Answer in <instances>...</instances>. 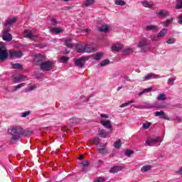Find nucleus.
<instances>
[{"label":"nucleus","instance_id":"nucleus-1","mask_svg":"<svg viewBox=\"0 0 182 182\" xmlns=\"http://www.w3.org/2000/svg\"><path fill=\"white\" fill-rule=\"evenodd\" d=\"M9 133L13 136L11 143H14L16 140H19L22 136H28L29 132L24 130L21 127H12L10 128Z\"/></svg>","mask_w":182,"mask_h":182},{"label":"nucleus","instance_id":"nucleus-2","mask_svg":"<svg viewBox=\"0 0 182 182\" xmlns=\"http://www.w3.org/2000/svg\"><path fill=\"white\" fill-rule=\"evenodd\" d=\"M151 43V41L146 38H143L138 43V48H140L141 52H147L150 50L151 46H150Z\"/></svg>","mask_w":182,"mask_h":182},{"label":"nucleus","instance_id":"nucleus-3","mask_svg":"<svg viewBox=\"0 0 182 182\" xmlns=\"http://www.w3.org/2000/svg\"><path fill=\"white\" fill-rule=\"evenodd\" d=\"M41 70L48 72L49 70H52L53 69V62L50 60L44 61L40 65Z\"/></svg>","mask_w":182,"mask_h":182},{"label":"nucleus","instance_id":"nucleus-4","mask_svg":"<svg viewBox=\"0 0 182 182\" xmlns=\"http://www.w3.org/2000/svg\"><path fill=\"white\" fill-rule=\"evenodd\" d=\"M159 141H160V143L163 141V139L160 136H157L155 139L149 138L146 139V143L147 144V146H156Z\"/></svg>","mask_w":182,"mask_h":182},{"label":"nucleus","instance_id":"nucleus-5","mask_svg":"<svg viewBox=\"0 0 182 182\" xmlns=\"http://www.w3.org/2000/svg\"><path fill=\"white\" fill-rule=\"evenodd\" d=\"M24 38H28V39H31L32 41H36L38 39V36L33 35L32 31L31 30H25L23 32Z\"/></svg>","mask_w":182,"mask_h":182},{"label":"nucleus","instance_id":"nucleus-6","mask_svg":"<svg viewBox=\"0 0 182 182\" xmlns=\"http://www.w3.org/2000/svg\"><path fill=\"white\" fill-rule=\"evenodd\" d=\"M86 60H89V57H82L75 60V65L77 68H83Z\"/></svg>","mask_w":182,"mask_h":182},{"label":"nucleus","instance_id":"nucleus-7","mask_svg":"<svg viewBox=\"0 0 182 182\" xmlns=\"http://www.w3.org/2000/svg\"><path fill=\"white\" fill-rule=\"evenodd\" d=\"M9 55L10 58L18 59L19 58H22L23 54H22L21 51H16V50H10L9 52Z\"/></svg>","mask_w":182,"mask_h":182},{"label":"nucleus","instance_id":"nucleus-8","mask_svg":"<svg viewBox=\"0 0 182 182\" xmlns=\"http://www.w3.org/2000/svg\"><path fill=\"white\" fill-rule=\"evenodd\" d=\"M45 60V56L42 54H38L35 56L34 62L36 63V65H38L41 66L42 63H43V60Z\"/></svg>","mask_w":182,"mask_h":182},{"label":"nucleus","instance_id":"nucleus-9","mask_svg":"<svg viewBox=\"0 0 182 182\" xmlns=\"http://www.w3.org/2000/svg\"><path fill=\"white\" fill-rule=\"evenodd\" d=\"M166 33H167V29L163 28L159 33H158L157 37L151 38V41L157 42L160 41L159 38H164V36H166Z\"/></svg>","mask_w":182,"mask_h":182},{"label":"nucleus","instance_id":"nucleus-10","mask_svg":"<svg viewBox=\"0 0 182 182\" xmlns=\"http://www.w3.org/2000/svg\"><path fill=\"white\" fill-rule=\"evenodd\" d=\"M9 56L8 50L0 47V60H5Z\"/></svg>","mask_w":182,"mask_h":182},{"label":"nucleus","instance_id":"nucleus-11","mask_svg":"<svg viewBox=\"0 0 182 182\" xmlns=\"http://www.w3.org/2000/svg\"><path fill=\"white\" fill-rule=\"evenodd\" d=\"M156 15L158 18H166V16H168L170 15V13L167 10H160L156 12Z\"/></svg>","mask_w":182,"mask_h":182},{"label":"nucleus","instance_id":"nucleus-12","mask_svg":"<svg viewBox=\"0 0 182 182\" xmlns=\"http://www.w3.org/2000/svg\"><path fill=\"white\" fill-rule=\"evenodd\" d=\"M2 38L4 39V41H6L7 42H11V41H12V35L8 33V31L4 30L3 33Z\"/></svg>","mask_w":182,"mask_h":182},{"label":"nucleus","instance_id":"nucleus-13","mask_svg":"<svg viewBox=\"0 0 182 182\" xmlns=\"http://www.w3.org/2000/svg\"><path fill=\"white\" fill-rule=\"evenodd\" d=\"M123 170L122 166H112L110 169H109V173L114 174L116 173H119V171H122Z\"/></svg>","mask_w":182,"mask_h":182},{"label":"nucleus","instance_id":"nucleus-14","mask_svg":"<svg viewBox=\"0 0 182 182\" xmlns=\"http://www.w3.org/2000/svg\"><path fill=\"white\" fill-rule=\"evenodd\" d=\"M75 50L78 53H85V44H77L75 46Z\"/></svg>","mask_w":182,"mask_h":182},{"label":"nucleus","instance_id":"nucleus-15","mask_svg":"<svg viewBox=\"0 0 182 182\" xmlns=\"http://www.w3.org/2000/svg\"><path fill=\"white\" fill-rule=\"evenodd\" d=\"M155 116L159 117L160 119H164L165 120H168V117L163 111L156 112Z\"/></svg>","mask_w":182,"mask_h":182},{"label":"nucleus","instance_id":"nucleus-16","mask_svg":"<svg viewBox=\"0 0 182 182\" xmlns=\"http://www.w3.org/2000/svg\"><path fill=\"white\" fill-rule=\"evenodd\" d=\"M26 80V76L25 75H19L16 77H14V82L19 83L21 81Z\"/></svg>","mask_w":182,"mask_h":182},{"label":"nucleus","instance_id":"nucleus-17","mask_svg":"<svg viewBox=\"0 0 182 182\" xmlns=\"http://www.w3.org/2000/svg\"><path fill=\"white\" fill-rule=\"evenodd\" d=\"M123 49V44L117 43L112 46V50L115 52H119Z\"/></svg>","mask_w":182,"mask_h":182},{"label":"nucleus","instance_id":"nucleus-18","mask_svg":"<svg viewBox=\"0 0 182 182\" xmlns=\"http://www.w3.org/2000/svg\"><path fill=\"white\" fill-rule=\"evenodd\" d=\"M85 52H86L87 53H93V52H96V49L93 47H92V46H85Z\"/></svg>","mask_w":182,"mask_h":182},{"label":"nucleus","instance_id":"nucleus-19","mask_svg":"<svg viewBox=\"0 0 182 182\" xmlns=\"http://www.w3.org/2000/svg\"><path fill=\"white\" fill-rule=\"evenodd\" d=\"M159 77H160V75H156L151 73L144 77V80H150V79H157Z\"/></svg>","mask_w":182,"mask_h":182},{"label":"nucleus","instance_id":"nucleus-20","mask_svg":"<svg viewBox=\"0 0 182 182\" xmlns=\"http://www.w3.org/2000/svg\"><path fill=\"white\" fill-rule=\"evenodd\" d=\"M16 21H17L16 17L10 18V19L7 20V21L5 23V26H11L14 25V23H15V22H16Z\"/></svg>","mask_w":182,"mask_h":182},{"label":"nucleus","instance_id":"nucleus-21","mask_svg":"<svg viewBox=\"0 0 182 182\" xmlns=\"http://www.w3.org/2000/svg\"><path fill=\"white\" fill-rule=\"evenodd\" d=\"M92 58L95 60H100L103 58V53H96L92 55Z\"/></svg>","mask_w":182,"mask_h":182},{"label":"nucleus","instance_id":"nucleus-22","mask_svg":"<svg viewBox=\"0 0 182 182\" xmlns=\"http://www.w3.org/2000/svg\"><path fill=\"white\" fill-rule=\"evenodd\" d=\"M101 124H102V126L105 127L107 129H109L112 130V124H110V121L109 120L102 121Z\"/></svg>","mask_w":182,"mask_h":182},{"label":"nucleus","instance_id":"nucleus-23","mask_svg":"<svg viewBox=\"0 0 182 182\" xmlns=\"http://www.w3.org/2000/svg\"><path fill=\"white\" fill-rule=\"evenodd\" d=\"M65 46H67V48H70V49H72V48H73V44L72 43V39L70 38L65 39Z\"/></svg>","mask_w":182,"mask_h":182},{"label":"nucleus","instance_id":"nucleus-24","mask_svg":"<svg viewBox=\"0 0 182 182\" xmlns=\"http://www.w3.org/2000/svg\"><path fill=\"white\" fill-rule=\"evenodd\" d=\"M143 6H145V8H151V6H153L154 3L153 1H144L141 2Z\"/></svg>","mask_w":182,"mask_h":182},{"label":"nucleus","instance_id":"nucleus-25","mask_svg":"<svg viewBox=\"0 0 182 182\" xmlns=\"http://www.w3.org/2000/svg\"><path fill=\"white\" fill-rule=\"evenodd\" d=\"M133 52H134L133 49H132V48H127V49H125V50H124L122 51V55L124 56H127L129 55H132V53H133Z\"/></svg>","mask_w":182,"mask_h":182},{"label":"nucleus","instance_id":"nucleus-26","mask_svg":"<svg viewBox=\"0 0 182 182\" xmlns=\"http://www.w3.org/2000/svg\"><path fill=\"white\" fill-rule=\"evenodd\" d=\"M99 136H100V137L106 138L109 136V132H105V129H100Z\"/></svg>","mask_w":182,"mask_h":182},{"label":"nucleus","instance_id":"nucleus-27","mask_svg":"<svg viewBox=\"0 0 182 182\" xmlns=\"http://www.w3.org/2000/svg\"><path fill=\"white\" fill-rule=\"evenodd\" d=\"M51 32H54L55 33L59 34L62 32H63V29L60 28H51L50 29Z\"/></svg>","mask_w":182,"mask_h":182},{"label":"nucleus","instance_id":"nucleus-28","mask_svg":"<svg viewBox=\"0 0 182 182\" xmlns=\"http://www.w3.org/2000/svg\"><path fill=\"white\" fill-rule=\"evenodd\" d=\"M158 100L161 101V102H164V100H166L167 97H166V94L164 93H161L158 95L157 97Z\"/></svg>","mask_w":182,"mask_h":182},{"label":"nucleus","instance_id":"nucleus-29","mask_svg":"<svg viewBox=\"0 0 182 182\" xmlns=\"http://www.w3.org/2000/svg\"><path fill=\"white\" fill-rule=\"evenodd\" d=\"M159 29V26H146V31H154Z\"/></svg>","mask_w":182,"mask_h":182},{"label":"nucleus","instance_id":"nucleus-30","mask_svg":"<svg viewBox=\"0 0 182 182\" xmlns=\"http://www.w3.org/2000/svg\"><path fill=\"white\" fill-rule=\"evenodd\" d=\"M23 86H26V83L23 82V83L18 84V85L14 86V88L13 90L14 92H16L18 89H21V87H23Z\"/></svg>","mask_w":182,"mask_h":182},{"label":"nucleus","instance_id":"nucleus-31","mask_svg":"<svg viewBox=\"0 0 182 182\" xmlns=\"http://www.w3.org/2000/svg\"><path fill=\"white\" fill-rule=\"evenodd\" d=\"M161 23L162 25H164V26H168L171 23H173V18H170L165 21H163Z\"/></svg>","mask_w":182,"mask_h":182},{"label":"nucleus","instance_id":"nucleus-32","mask_svg":"<svg viewBox=\"0 0 182 182\" xmlns=\"http://www.w3.org/2000/svg\"><path fill=\"white\" fill-rule=\"evenodd\" d=\"M95 4V0H86L83 4L84 6H90Z\"/></svg>","mask_w":182,"mask_h":182},{"label":"nucleus","instance_id":"nucleus-33","mask_svg":"<svg viewBox=\"0 0 182 182\" xmlns=\"http://www.w3.org/2000/svg\"><path fill=\"white\" fill-rule=\"evenodd\" d=\"M99 31L100 32H107V31H109V27L106 25H103L101 27H100Z\"/></svg>","mask_w":182,"mask_h":182},{"label":"nucleus","instance_id":"nucleus-34","mask_svg":"<svg viewBox=\"0 0 182 182\" xmlns=\"http://www.w3.org/2000/svg\"><path fill=\"white\" fill-rule=\"evenodd\" d=\"M114 146L115 149H120V147H122V140L119 139L118 141H115Z\"/></svg>","mask_w":182,"mask_h":182},{"label":"nucleus","instance_id":"nucleus-35","mask_svg":"<svg viewBox=\"0 0 182 182\" xmlns=\"http://www.w3.org/2000/svg\"><path fill=\"white\" fill-rule=\"evenodd\" d=\"M151 168V166L148 165V166H144L141 170L142 173H146V171H149V170H150Z\"/></svg>","mask_w":182,"mask_h":182},{"label":"nucleus","instance_id":"nucleus-36","mask_svg":"<svg viewBox=\"0 0 182 182\" xmlns=\"http://www.w3.org/2000/svg\"><path fill=\"white\" fill-rule=\"evenodd\" d=\"M114 4L115 5H121L122 6L126 5V2L123 0H115Z\"/></svg>","mask_w":182,"mask_h":182},{"label":"nucleus","instance_id":"nucleus-37","mask_svg":"<svg viewBox=\"0 0 182 182\" xmlns=\"http://www.w3.org/2000/svg\"><path fill=\"white\" fill-rule=\"evenodd\" d=\"M13 69H20L22 70V65L19 63L12 64L11 65Z\"/></svg>","mask_w":182,"mask_h":182},{"label":"nucleus","instance_id":"nucleus-38","mask_svg":"<svg viewBox=\"0 0 182 182\" xmlns=\"http://www.w3.org/2000/svg\"><path fill=\"white\" fill-rule=\"evenodd\" d=\"M79 122H80V119L76 117L70 119V123H79Z\"/></svg>","mask_w":182,"mask_h":182},{"label":"nucleus","instance_id":"nucleus-39","mask_svg":"<svg viewBox=\"0 0 182 182\" xmlns=\"http://www.w3.org/2000/svg\"><path fill=\"white\" fill-rule=\"evenodd\" d=\"M131 103H134V100L129 101L128 102H125L119 106V107H126L129 106V105H131Z\"/></svg>","mask_w":182,"mask_h":182},{"label":"nucleus","instance_id":"nucleus-40","mask_svg":"<svg viewBox=\"0 0 182 182\" xmlns=\"http://www.w3.org/2000/svg\"><path fill=\"white\" fill-rule=\"evenodd\" d=\"M149 92H151V88H146L143 91L139 93V96H141L143 93H149Z\"/></svg>","mask_w":182,"mask_h":182},{"label":"nucleus","instance_id":"nucleus-41","mask_svg":"<svg viewBox=\"0 0 182 182\" xmlns=\"http://www.w3.org/2000/svg\"><path fill=\"white\" fill-rule=\"evenodd\" d=\"M150 126H151V124L149 122H146L143 124L142 127L143 129H147L149 127H150Z\"/></svg>","mask_w":182,"mask_h":182},{"label":"nucleus","instance_id":"nucleus-42","mask_svg":"<svg viewBox=\"0 0 182 182\" xmlns=\"http://www.w3.org/2000/svg\"><path fill=\"white\" fill-rule=\"evenodd\" d=\"M181 8H182V0H178L176 9H181Z\"/></svg>","mask_w":182,"mask_h":182},{"label":"nucleus","instance_id":"nucleus-43","mask_svg":"<svg viewBox=\"0 0 182 182\" xmlns=\"http://www.w3.org/2000/svg\"><path fill=\"white\" fill-rule=\"evenodd\" d=\"M176 77L174 78H169L168 80V85H171V86H173L174 85V80H176Z\"/></svg>","mask_w":182,"mask_h":182},{"label":"nucleus","instance_id":"nucleus-44","mask_svg":"<svg viewBox=\"0 0 182 182\" xmlns=\"http://www.w3.org/2000/svg\"><path fill=\"white\" fill-rule=\"evenodd\" d=\"M94 182H105V178L97 177L95 179Z\"/></svg>","mask_w":182,"mask_h":182},{"label":"nucleus","instance_id":"nucleus-45","mask_svg":"<svg viewBox=\"0 0 182 182\" xmlns=\"http://www.w3.org/2000/svg\"><path fill=\"white\" fill-rule=\"evenodd\" d=\"M109 62L110 61L109 60H105L102 62H101L100 65L101 66H106V65H109Z\"/></svg>","mask_w":182,"mask_h":182},{"label":"nucleus","instance_id":"nucleus-46","mask_svg":"<svg viewBox=\"0 0 182 182\" xmlns=\"http://www.w3.org/2000/svg\"><path fill=\"white\" fill-rule=\"evenodd\" d=\"M31 114V111H27L21 113V117H26Z\"/></svg>","mask_w":182,"mask_h":182},{"label":"nucleus","instance_id":"nucleus-47","mask_svg":"<svg viewBox=\"0 0 182 182\" xmlns=\"http://www.w3.org/2000/svg\"><path fill=\"white\" fill-rule=\"evenodd\" d=\"M100 141V139L99 138H97V137L94 138V139H92V143H93L94 144H96V145H97Z\"/></svg>","mask_w":182,"mask_h":182},{"label":"nucleus","instance_id":"nucleus-48","mask_svg":"<svg viewBox=\"0 0 182 182\" xmlns=\"http://www.w3.org/2000/svg\"><path fill=\"white\" fill-rule=\"evenodd\" d=\"M176 42V40L174 38H169L166 41V43H168L169 45L171 43H174Z\"/></svg>","mask_w":182,"mask_h":182},{"label":"nucleus","instance_id":"nucleus-49","mask_svg":"<svg viewBox=\"0 0 182 182\" xmlns=\"http://www.w3.org/2000/svg\"><path fill=\"white\" fill-rule=\"evenodd\" d=\"M68 60H69V58L68 57L66 56L61 57V62H63V63L68 62Z\"/></svg>","mask_w":182,"mask_h":182},{"label":"nucleus","instance_id":"nucleus-50","mask_svg":"<svg viewBox=\"0 0 182 182\" xmlns=\"http://www.w3.org/2000/svg\"><path fill=\"white\" fill-rule=\"evenodd\" d=\"M100 154H106V149L101 148L99 149Z\"/></svg>","mask_w":182,"mask_h":182},{"label":"nucleus","instance_id":"nucleus-51","mask_svg":"<svg viewBox=\"0 0 182 182\" xmlns=\"http://www.w3.org/2000/svg\"><path fill=\"white\" fill-rule=\"evenodd\" d=\"M89 161H85L81 163V166H87L89 167Z\"/></svg>","mask_w":182,"mask_h":182},{"label":"nucleus","instance_id":"nucleus-52","mask_svg":"<svg viewBox=\"0 0 182 182\" xmlns=\"http://www.w3.org/2000/svg\"><path fill=\"white\" fill-rule=\"evenodd\" d=\"M125 154L126 156H132V154H133V151L130 150H127Z\"/></svg>","mask_w":182,"mask_h":182},{"label":"nucleus","instance_id":"nucleus-53","mask_svg":"<svg viewBox=\"0 0 182 182\" xmlns=\"http://www.w3.org/2000/svg\"><path fill=\"white\" fill-rule=\"evenodd\" d=\"M51 22L53 23V25L54 26H56V25H58V21L55 18H51Z\"/></svg>","mask_w":182,"mask_h":182},{"label":"nucleus","instance_id":"nucleus-54","mask_svg":"<svg viewBox=\"0 0 182 182\" xmlns=\"http://www.w3.org/2000/svg\"><path fill=\"white\" fill-rule=\"evenodd\" d=\"M34 89H36V85H33L29 87L28 90H34Z\"/></svg>","mask_w":182,"mask_h":182},{"label":"nucleus","instance_id":"nucleus-55","mask_svg":"<svg viewBox=\"0 0 182 182\" xmlns=\"http://www.w3.org/2000/svg\"><path fill=\"white\" fill-rule=\"evenodd\" d=\"M89 166H82V171H87V168H88Z\"/></svg>","mask_w":182,"mask_h":182},{"label":"nucleus","instance_id":"nucleus-56","mask_svg":"<svg viewBox=\"0 0 182 182\" xmlns=\"http://www.w3.org/2000/svg\"><path fill=\"white\" fill-rule=\"evenodd\" d=\"M178 23L182 25V15L179 16V20L178 21Z\"/></svg>","mask_w":182,"mask_h":182},{"label":"nucleus","instance_id":"nucleus-57","mask_svg":"<svg viewBox=\"0 0 182 182\" xmlns=\"http://www.w3.org/2000/svg\"><path fill=\"white\" fill-rule=\"evenodd\" d=\"M101 117H104L105 119H107V117H109V116L106 114H102Z\"/></svg>","mask_w":182,"mask_h":182},{"label":"nucleus","instance_id":"nucleus-58","mask_svg":"<svg viewBox=\"0 0 182 182\" xmlns=\"http://www.w3.org/2000/svg\"><path fill=\"white\" fill-rule=\"evenodd\" d=\"M176 120H177V122H181L182 119H181V117H176Z\"/></svg>","mask_w":182,"mask_h":182},{"label":"nucleus","instance_id":"nucleus-59","mask_svg":"<svg viewBox=\"0 0 182 182\" xmlns=\"http://www.w3.org/2000/svg\"><path fill=\"white\" fill-rule=\"evenodd\" d=\"M178 174L179 175H181L182 174V168L179 169L178 171H177Z\"/></svg>","mask_w":182,"mask_h":182},{"label":"nucleus","instance_id":"nucleus-60","mask_svg":"<svg viewBox=\"0 0 182 182\" xmlns=\"http://www.w3.org/2000/svg\"><path fill=\"white\" fill-rule=\"evenodd\" d=\"M35 46L36 48H40L41 49H42V48H43V46H41L39 44H35Z\"/></svg>","mask_w":182,"mask_h":182},{"label":"nucleus","instance_id":"nucleus-61","mask_svg":"<svg viewBox=\"0 0 182 182\" xmlns=\"http://www.w3.org/2000/svg\"><path fill=\"white\" fill-rule=\"evenodd\" d=\"M78 160H83V156L80 155V156L78 157Z\"/></svg>","mask_w":182,"mask_h":182},{"label":"nucleus","instance_id":"nucleus-62","mask_svg":"<svg viewBox=\"0 0 182 182\" xmlns=\"http://www.w3.org/2000/svg\"><path fill=\"white\" fill-rule=\"evenodd\" d=\"M156 107H159V109H162L163 106L160 105V106H158Z\"/></svg>","mask_w":182,"mask_h":182},{"label":"nucleus","instance_id":"nucleus-63","mask_svg":"<svg viewBox=\"0 0 182 182\" xmlns=\"http://www.w3.org/2000/svg\"><path fill=\"white\" fill-rule=\"evenodd\" d=\"M120 89H122V87H119L117 90H120Z\"/></svg>","mask_w":182,"mask_h":182},{"label":"nucleus","instance_id":"nucleus-64","mask_svg":"<svg viewBox=\"0 0 182 182\" xmlns=\"http://www.w3.org/2000/svg\"><path fill=\"white\" fill-rule=\"evenodd\" d=\"M65 53H69V51H68V50H65Z\"/></svg>","mask_w":182,"mask_h":182}]
</instances>
